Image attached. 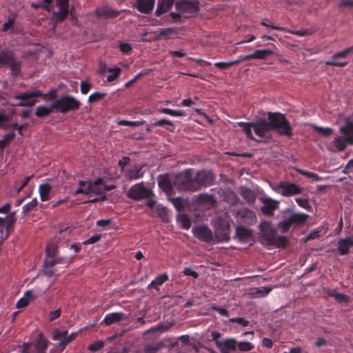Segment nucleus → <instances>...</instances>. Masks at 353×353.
Instances as JSON below:
<instances>
[{"instance_id":"f257e3e1","label":"nucleus","mask_w":353,"mask_h":353,"mask_svg":"<svg viewBox=\"0 0 353 353\" xmlns=\"http://www.w3.org/2000/svg\"><path fill=\"white\" fill-rule=\"evenodd\" d=\"M247 137L259 143H268L272 139V128L270 121L261 119L254 122H239Z\"/></svg>"},{"instance_id":"f03ea898","label":"nucleus","mask_w":353,"mask_h":353,"mask_svg":"<svg viewBox=\"0 0 353 353\" xmlns=\"http://www.w3.org/2000/svg\"><path fill=\"white\" fill-rule=\"evenodd\" d=\"M268 120L270 123L272 131L276 132L281 136L291 138L293 135L292 128L285 116L280 112H268Z\"/></svg>"},{"instance_id":"7ed1b4c3","label":"nucleus","mask_w":353,"mask_h":353,"mask_svg":"<svg viewBox=\"0 0 353 353\" xmlns=\"http://www.w3.org/2000/svg\"><path fill=\"white\" fill-rule=\"evenodd\" d=\"M307 217L306 214L294 213L292 210L287 209L284 212L283 220L278 223V228L283 233H285L292 226L296 228L304 224Z\"/></svg>"},{"instance_id":"20e7f679","label":"nucleus","mask_w":353,"mask_h":353,"mask_svg":"<svg viewBox=\"0 0 353 353\" xmlns=\"http://www.w3.org/2000/svg\"><path fill=\"white\" fill-rule=\"evenodd\" d=\"M339 132L343 137H335L334 143L339 151H343L347 145H353V122L346 120L345 125L340 127Z\"/></svg>"},{"instance_id":"39448f33","label":"nucleus","mask_w":353,"mask_h":353,"mask_svg":"<svg viewBox=\"0 0 353 353\" xmlns=\"http://www.w3.org/2000/svg\"><path fill=\"white\" fill-rule=\"evenodd\" d=\"M173 185L179 190L195 192L193 169L189 168L176 174Z\"/></svg>"},{"instance_id":"423d86ee","label":"nucleus","mask_w":353,"mask_h":353,"mask_svg":"<svg viewBox=\"0 0 353 353\" xmlns=\"http://www.w3.org/2000/svg\"><path fill=\"white\" fill-rule=\"evenodd\" d=\"M80 106V101L71 95H63L52 103V108L61 113L77 111Z\"/></svg>"},{"instance_id":"0eeeda50","label":"nucleus","mask_w":353,"mask_h":353,"mask_svg":"<svg viewBox=\"0 0 353 353\" xmlns=\"http://www.w3.org/2000/svg\"><path fill=\"white\" fill-rule=\"evenodd\" d=\"M200 2L198 0H178L175 3V9L183 18L189 19L195 17L199 12Z\"/></svg>"},{"instance_id":"6e6552de","label":"nucleus","mask_w":353,"mask_h":353,"mask_svg":"<svg viewBox=\"0 0 353 353\" xmlns=\"http://www.w3.org/2000/svg\"><path fill=\"white\" fill-rule=\"evenodd\" d=\"M193 176L195 192L200 190L203 187L212 185L215 179L212 172L208 170H199Z\"/></svg>"},{"instance_id":"1a4fd4ad","label":"nucleus","mask_w":353,"mask_h":353,"mask_svg":"<svg viewBox=\"0 0 353 353\" xmlns=\"http://www.w3.org/2000/svg\"><path fill=\"white\" fill-rule=\"evenodd\" d=\"M86 181H79V188L75 190L74 194L76 195L79 194H89L94 193L95 194H101L103 193L101 186H103V179L102 178H98L92 183H88L85 189H83L82 186L85 185Z\"/></svg>"},{"instance_id":"9d476101","label":"nucleus","mask_w":353,"mask_h":353,"mask_svg":"<svg viewBox=\"0 0 353 353\" xmlns=\"http://www.w3.org/2000/svg\"><path fill=\"white\" fill-rule=\"evenodd\" d=\"M43 96V94L40 90H36L34 91L26 92L17 94L14 97V99L21 101L17 104L19 106L32 107L37 102L36 99Z\"/></svg>"},{"instance_id":"9b49d317","label":"nucleus","mask_w":353,"mask_h":353,"mask_svg":"<svg viewBox=\"0 0 353 353\" xmlns=\"http://www.w3.org/2000/svg\"><path fill=\"white\" fill-rule=\"evenodd\" d=\"M236 219L239 224L248 226L253 225L257 221V218L254 212L247 208H242L239 209L236 212Z\"/></svg>"},{"instance_id":"f8f14e48","label":"nucleus","mask_w":353,"mask_h":353,"mask_svg":"<svg viewBox=\"0 0 353 353\" xmlns=\"http://www.w3.org/2000/svg\"><path fill=\"white\" fill-rule=\"evenodd\" d=\"M152 195V190L145 188L143 182L132 185L128 192V197L136 201L143 199Z\"/></svg>"},{"instance_id":"ddd939ff","label":"nucleus","mask_w":353,"mask_h":353,"mask_svg":"<svg viewBox=\"0 0 353 353\" xmlns=\"http://www.w3.org/2000/svg\"><path fill=\"white\" fill-rule=\"evenodd\" d=\"M277 190H279L280 193L283 196H292L301 194L303 188L293 183L281 181L277 185Z\"/></svg>"},{"instance_id":"4468645a","label":"nucleus","mask_w":353,"mask_h":353,"mask_svg":"<svg viewBox=\"0 0 353 353\" xmlns=\"http://www.w3.org/2000/svg\"><path fill=\"white\" fill-rule=\"evenodd\" d=\"M74 339V334L68 336V331L66 330L61 331L56 328L52 332V339L58 341L57 346L60 347L62 350Z\"/></svg>"},{"instance_id":"2eb2a0df","label":"nucleus","mask_w":353,"mask_h":353,"mask_svg":"<svg viewBox=\"0 0 353 353\" xmlns=\"http://www.w3.org/2000/svg\"><path fill=\"white\" fill-rule=\"evenodd\" d=\"M352 52H353V46L344 50L335 53L332 55L331 59L326 61L325 63L326 65L330 66L345 67L347 65V61H338L337 59L339 58H346L347 55Z\"/></svg>"},{"instance_id":"dca6fc26","label":"nucleus","mask_w":353,"mask_h":353,"mask_svg":"<svg viewBox=\"0 0 353 353\" xmlns=\"http://www.w3.org/2000/svg\"><path fill=\"white\" fill-rule=\"evenodd\" d=\"M230 225L225 222H221L216 226L215 235L216 242H227L230 240Z\"/></svg>"},{"instance_id":"f3484780","label":"nucleus","mask_w":353,"mask_h":353,"mask_svg":"<svg viewBox=\"0 0 353 353\" xmlns=\"http://www.w3.org/2000/svg\"><path fill=\"white\" fill-rule=\"evenodd\" d=\"M194 235L200 241L205 243L214 242L211 230L207 225H202L193 229Z\"/></svg>"},{"instance_id":"a211bd4d","label":"nucleus","mask_w":353,"mask_h":353,"mask_svg":"<svg viewBox=\"0 0 353 353\" xmlns=\"http://www.w3.org/2000/svg\"><path fill=\"white\" fill-rule=\"evenodd\" d=\"M260 200L263 204L261 207V212L263 214L269 216H272L274 211L279 208V202L269 197H262Z\"/></svg>"},{"instance_id":"6ab92c4d","label":"nucleus","mask_w":353,"mask_h":353,"mask_svg":"<svg viewBox=\"0 0 353 353\" xmlns=\"http://www.w3.org/2000/svg\"><path fill=\"white\" fill-rule=\"evenodd\" d=\"M351 248H353V237L340 239L338 241L337 252L341 256L347 255Z\"/></svg>"},{"instance_id":"aec40b11","label":"nucleus","mask_w":353,"mask_h":353,"mask_svg":"<svg viewBox=\"0 0 353 353\" xmlns=\"http://www.w3.org/2000/svg\"><path fill=\"white\" fill-rule=\"evenodd\" d=\"M216 344L221 353H230V351L236 350L237 341L232 338L223 341H216Z\"/></svg>"},{"instance_id":"412c9836","label":"nucleus","mask_w":353,"mask_h":353,"mask_svg":"<svg viewBox=\"0 0 353 353\" xmlns=\"http://www.w3.org/2000/svg\"><path fill=\"white\" fill-rule=\"evenodd\" d=\"M57 6L59 7V12L55 13L57 20L63 21L65 19L69 12V0H57Z\"/></svg>"},{"instance_id":"4be33fe9","label":"nucleus","mask_w":353,"mask_h":353,"mask_svg":"<svg viewBox=\"0 0 353 353\" xmlns=\"http://www.w3.org/2000/svg\"><path fill=\"white\" fill-rule=\"evenodd\" d=\"M155 0H136L135 8L141 13L150 14L154 7Z\"/></svg>"},{"instance_id":"5701e85b","label":"nucleus","mask_w":353,"mask_h":353,"mask_svg":"<svg viewBox=\"0 0 353 353\" xmlns=\"http://www.w3.org/2000/svg\"><path fill=\"white\" fill-rule=\"evenodd\" d=\"M259 230L263 236L267 241L272 240V236L275 234L274 230L272 227V224L270 221H263L260 223Z\"/></svg>"},{"instance_id":"b1692460","label":"nucleus","mask_w":353,"mask_h":353,"mask_svg":"<svg viewBox=\"0 0 353 353\" xmlns=\"http://www.w3.org/2000/svg\"><path fill=\"white\" fill-rule=\"evenodd\" d=\"M121 11H118L114 9H112L108 6H103L99 8H97L95 11L96 14L99 17L104 18V19H112L115 18L120 14Z\"/></svg>"},{"instance_id":"393cba45","label":"nucleus","mask_w":353,"mask_h":353,"mask_svg":"<svg viewBox=\"0 0 353 353\" xmlns=\"http://www.w3.org/2000/svg\"><path fill=\"white\" fill-rule=\"evenodd\" d=\"M143 167V165H134L132 168L125 170V177L131 181L143 177V172L141 170Z\"/></svg>"},{"instance_id":"a878e982","label":"nucleus","mask_w":353,"mask_h":353,"mask_svg":"<svg viewBox=\"0 0 353 353\" xmlns=\"http://www.w3.org/2000/svg\"><path fill=\"white\" fill-rule=\"evenodd\" d=\"M174 1L175 0H158L157 7L155 12L156 16L160 17L161 14L170 10Z\"/></svg>"},{"instance_id":"bb28decb","label":"nucleus","mask_w":353,"mask_h":353,"mask_svg":"<svg viewBox=\"0 0 353 353\" xmlns=\"http://www.w3.org/2000/svg\"><path fill=\"white\" fill-rule=\"evenodd\" d=\"M124 319H125V316L123 312H112L105 315L103 323L108 326Z\"/></svg>"},{"instance_id":"cd10ccee","label":"nucleus","mask_w":353,"mask_h":353,"mask_svg":"<svg viewBox=\"0 0 353 353\" xmlns=\"http://www.w3.org/2000/svg\"><path fill=\"white\" fill-rule=\"evenodd\" d=\"M235 235L240 241H245L252 236V230L239 225L236 228Z\"/></svg>"},{"instance_id":"c85d7f7f","label":"nucleus","mask_w":353,"mask_h":353,"mask_svg":"<svg viewBox=\"0 0 353 353\" xmlns=\"http://www.w3.org/2000/svg\"><path fill=\"white\" fill-rule=\"evenodd\" d=\"M240 194L249 205H252L256 201V194L252 190L242 187L240 188Z\"/></svg>"},{"instance_id":"c756f323","label":"nucleus","mask_w":353,"mask_h":353,"mask_svg":"<svg viewBox=\"0 0 353 353\" xmlns=\"http://www.w3.org/2000/svg\"><path fill=\"white\" fill-rule=\"evenodd\" d=\"M272 289L267 287L254 288L250 290V295L253 298H261L267 296Z\"/></svg>"},{"instance_id":"7c9ffc66","label":"nucleus","mask_w":353,"mask_h":353,"mask_svg":"<svg viewBox=\"0 0 353 353\" xmlns=\"http://www.w3.org/2000/svg\"><path fill=\"white\" fill-rule=\"evenodd\" d=\"M169 279L166 273H163L158 276L155 279L152 280L148 285V288H153L157 290H159V286L162 285Z\"/></svg>"},{"instance_id":"2f4dec72","label":"nucleus","mask_w":353,"mask_h":353,"mask_svg":"<svg viewBox=\"0 0 353 353\" xmlns=\"http://www.w3.org/2000/svg\"><path fill=\"white\" fill-rule=\"evenodd\" d=\"M268 243L271 245H275L277 248H285L288 243V239L284 236H279L276 238L274 235L272 240H269Z\"/></svg>"},{"instance_id":"473e14b6","label":"nucleus","mask_w":353,"mask_h":353,"mask_svg":"<svg viewBox=\"0 0 353 353\" xmlns=\"http://www.w3.org/2000/svg\"><path fill=\"white\" fill-rule=\"evenodd\" d=\"M273 54V51L270 49L263 50H256L251 54V59H261L264 60L268 58V56Z\"/></svg>"},{"instance_id":"72a5a7b5","label":"nucleus","mask_w":353,"mask_h":353,"mask_svg":"<svg viewBox=\"0 0 353 353\" xmlns=\"http://www.w3.org/2000/svg\"><path fill=\"white\" fill-rule=\"evenodd\" d=\"M40 198L42 201H46L50 199V192L51 191V186L48 183H42L39 188Z\"/></svg>"},{"instance_id":"f704fd0d","label":"nucleus","mask_w":353,"mask_h":353,"mask_svg":"<svg viewBox=\"0 0 353 353\" xmlns=\"http://www.w3.org/2000/svg\"><path fill=\"white\" fill-rule=\"evenodd\" d=\"M14 54L10 51H2L0 52V65H10L13 61Z\"/></svg>"},{"instance_id":"c9c22d12","label":"nucleus","mask_w":353,"mask_h":353,"mask_svg":"<svg viewBox=\"0 0 353 353\" xmlns=\"http://www.w3.org/2000/svg\"><path fill=\"white\" fill-rule=\"evenodd\" d=\"M14 216H15L14 212L10 213L8 215L7 218L5 219H6L5 224L6 225V227L1 228L3 230H6V232H8L9 235H10V232L12 231H13V230H14V224L16 221Z\"/></svg>"},{"instance_id":"e433bc0d","label":"nucleus","mask_w":353,"mask_h":353,"mask_svg":"<svg viewBox=\"0 0 353 353\" xmlns=\"http://www.w3.org/2000/svg\"><path fill=\"white\" fill-rule=\"evenodd\" d=\"M158 183L161 189L167 193L170 192L172 190V186H174L173 181L171 182L166 176L161 178Z\"/></svg>"},{"instance_id":"4c0bfd02","label":"nucleus","mask_w":353,"mask_h":353,"mask_svg":"<svg viewBox=\"0 0 353 353\" xmlns=\"http://www.w3.org/2000/svg\"><path fill=\"white\" fill-rule=\"evenodd\" d=\"M107 72H110V74L107 77L108 82H112L119 78L121 73V69L119 67L109 68Z\"/></svg>"},{"instance_id":"58836bf2","label":"nucleus","mask_w":353,"mask_h":353,"mask_svg":"<svg viewBox=\"0 0 353 353\" xmlns=\"http://www.w3.org/2000/svg\"><path fill=\"white\" fill-rule=\"evenodd\" d=\"M54 109V108H52V106L48 108L44 105H39L36 109L35 115L39 118L45 117L52 113Z\"/></svg>"},{"instance_id":"ea45409f","label":"nucleus","mask_w":353,"mask_h":353,"mask_svg":"<svg viewBox=\"0 0 353 353\" xmlns=\"http://www.w3.org/2000/svg\"><path fill=\"white\" fill-rule=\"evenodd\" d=\"M156 212L163 221L168 222V210L165 207L162 205H158L156 208Z\"/></svg>"},{"instance_id":"a19ab883","label":"nucleus","mask_w":353,"mask_h":353,"mask_svg":"<svg viewBox=\"0 0 353 353\" xmlns=\"http://www.w3.org/2000/svg\"><path fill=\"white\" fill-rule=\"evenodd\" d=\"M327 293L334 298V299L339 302H347L348 301V296L342 293H338L335 290H327Z\"/></svg>"},{"instance_id":"79ce46f5","label":"nucleus","mask_w":353,"mask_h":353,"mask_svg":"<svg viewBox=\"0 0 353 353\" xmlns=\"http://www.w3.org/2000/svg\"><path fill=\"white\" fill-rule=\"evenodd\" d=\"M159 112L162 114H169L173 117H185V112L183 110H174L170 108H163L159 110Z\"/></svg>"},{"instance_id":"37998d69","label":"nucleus","mask_w":353,"mask_h":353,"mask_svg":"<svg viewBox=\"0 0 353 353\" xmlns=\"http://www.w3.org/2000/svg\"><path fill=\"white\" fill-rule=\"evenodd\" d=\"M34 177V175L26 176L23 181H17L14 183V188L17 193H19L30 182V181Z\"/></svg>"},{"instance_id":"c03bdc74","label":"nucleus","mask_w":353,"mask_h":353,"mask_svg":"<svg viewBox=\"0 0 353 353\" xmlns=\"http://www.w3.org/2000/svg\"><path fill=\"white\" fill-rule=\"evenodd\" d=\"M58 251V246L56 243L50 242L46 247L47 257H55Z\"/></svg>"},{"instance_id":"a18cd8bd","label":"nucleus","mask_w":353,"mask_h":353,"mask_svg":"<svg viewBox=\"0 0 353 353\" xmlns=\"http://www.w3.org/2000/svg\"><path fill=\"white\" fill-rule=\"evenodd\" d=\"M107 96L106 92H94L91 94L88 97V102L93 103L102 100L105 97Z\"/></svg>"},{"instance_id":"49530a36","label":"nucleus","mask_w":353,"mask_h":353,"mask_svg":"<svg viewBox=\"0 0 353 353\" xmlns=\"http://www.w3.org/2000/svg\"><path fill=\"white\" fill-rule=\"evenodd\" d=\"M179 221L183 229H189L191 226L190 218L186 214H181L179 216Z\"/></svg>"},{"instance_id":"de8ad7c7","label":"nucleus","mask_w":353,"mask_h":353,"mask_svg":"<svg viewBox=\"0 0 353 353\" xmlns=\"http://www.w3.org/2000/svg\"><path fill=\"white\" fill-rule=\"evenodd\" d=\"M238 348L241 352H248L254 349V345L250 342L243 341L237 343Z\"/></svg>"},{"instance_id":"09e8293b","label":"nucleus","mask_w":353,"mask_h":353,"mask_svg":"<svg viewBox=\"0 0 353 353\" xmlns=\"http://www.w3.org/2000/svg\"><path fill=\"white\" fill-rule=\"evenodd\" d=\"M37 204H38V201H37V199H32L30 202H29L28 203H27L23 206V208H22L23 212L24 214L28 213L29 212L33 210L37 207Z\"/></svg>"},{"instance_id":"8fccbe9b","label":"nucleus","mask_w":353,"mask_h":353,"mask_svg":"<svg viewBox=\"0 0 353 353\" xmlns=\"http://www.w3.org/2000/svg\"><path fill=\"white\" fill-rule=\"evenodd\" d=\"M15 137V133L14 132H10L5 135L4 138L0 140V149H4L8 142L11 141Z\"/></svg>"},{"instance_id":"3c124183","label":"nucleus","mask_w":353,"mask_h":353,"mask_svg":"<svg viewBox=\"0 0 353 353\" xmlns=\"http://www.w3.org/2000/svg\"><path fill=\"white\" fill-rule=\"evenodd\" d=\"M284 32L291 33L292 34L299 36V37H304L310 35L312 34V31L308 29L301 30H290L286 28V30H283Z\"/></svg>"},{"instance_id":"603ef678","label":"nucleus","mask_w":353,"mask_h":353,"mask_svg":"<svg viewBox=\"0 0 353 353\" xmlns=\"http://www.w3.org/2000/svg\"><path fill=\"white\" fill-rule=\"evenodd\" d=\"M314 130L319 134H320L324 137H326L330 136L333 132L332 129L330 128L314 126Z\"/></svg>"},{"instance_id":"864d4df0","label":"nucleus","mask_w":353,"mask_h":353,"mask_svg":"<svg viewBox=\"0 0 353 353\" xmlns=\"http://www.w3.org/2000/svg\"><path fill=\"white\" fill-rule=\"evenodd\" d=\"M144 123H145L144 121H126V120H121L119 122V125H124V126H130V127H138V126L142 125Z\"/></svg>"},{"instance_id":"5fc2aeb1","label":"nucleus","mask_w":353,"mask_h":353,"mask_svg":"<svg viewBox=\"0 0 353 353\" xmlns=\"http://www.w3.org/2000/svg\"><path fill=\"white\" fill-rule=\"evenodd\" d=\"M12 74L17 77L20 74V63L19 61H13L10 65Z\"/></svg>"},{"instance_id":"6e6d98bb","label":"nucleus","mask_w":353,"mask_h":353,"mask_svg":"<svg viewBox=\"0 0 353 353\" xmlns=\"http://www.w3.org/2000/svg\"><path fill=\"white\" fill-rule=\"evenodd\" d=\"M39 295H41L40 292L34 291V290H28L25 292L23 296L26 297L27 301L30 302V301H33L36 299Z\"/></svg>"},{"instance_id":"4d7b16f0","label":"nucleus","mask_w":353,"mask_h":353,"mask_svg":"<svg viewBox=\"0 0 353 353\" xmlns=\"http://www.w3.org/2000/svg\"><path fill=\"white\" fill-rule=\"evenodd\" d=\"M261 24L263 26H265V27H268V28H270L273 30H286V28H283V27H281V26H274L272 24H271L270 23V20L267 18H265L262 20V21L261 22Z\"/></svg>"},{"instance_id":"13d9d810","label":"nucleus","mask_w":353,"mask_h":353,"mask_svg":"<svg viewBox=\"0 0 353 353\" xmlns=\"http://www.w3.org/2000/svg\"><path fill=\"white\" fill-rule=\"evenodd\" d=\"M104 346V343L101 341H96L88 346V350L92 352H95L101 350Z\"/></svg>"},{"instance_id":"bf43d9fd","label":"nucleus","mask_w":353,"mask_h":353,"mask_svg":"<svg viewBox=\"0 0 353 353\" xmlns=\"http://www.w3.org/2000/svg\"><path fill=\"white\" fill-rule=\"evenodd\" d=\"M174 32V30L172 28H162L158 30L157 37L159 39L161 37H165Z\"/></svg>"},{"instance_id":"052dcab7","label":"nucleus","mask_w":353,"mask_h":353,"mask_svg":"<svg viewBox=\"0 0 353 353\" xmlns=\"http://www.w3.org/2000/svg\"><path fill=\"white\" fill-rule=\"evenodd\" d=\"M62 261L61 258L54 259V257H46L44 261V265H49L54 267L57 263H61Z\"/></svg>"},{"instance_id":"680f3d73","label":"nucleus","mask_w":353,"mask_h":353,"mask_svg":"<svg viewBox=\"0 0 353 353\" xmlns=\"http://www.w3.org/2000/svg\"><path fill=\"white\" fill-rule=\"evenodd\" d=\"M295 201L300 207L304 209L308 210L311 208V206L309 204L307 199L299 197L296 198Z\"/></svg>"},{"instance_id":"e2e57ef3","label":"nucleus","mask_w":353,"mask_h":353,"mask_svg":"<svg viewBox=\"0 0 353 353\" xmlns=\"http://www.w3.org/2000/svg\"><path fill=\"white\" fill-rule=\"evenodd\" d=\"M147 74H148L147 72H141L138 73L133 79H132L131 80L128 81L125 84V87L126 88H130L133 83H134L137 81H138L141 77H142L143 76H144V75H145Z\"/></svg>"},{"instance_id":"0e129e2a","label":"nucleus","mask_w":353,"mask_h":353,"mask_svg":"<svg viewBox=\"0 0 353 353\" xmlns=\"http://www.w3.org/2000/svg\"><path fill=\"white\" fill-rule=\"evenodd\" d=\"M165 125H168L171 127H174L173 123L169 120L165 119H163L157 121L152 124L153 126H161V127H164Z\"/></svg>"},{"instance_id":"69168bd1","label":"nucleus","mask_w":353,"mask_h":353,"mask_svg":"<svg viewBox=\"0 0 353 353\" xmlns=\"http://www.w3.org/2000/svg\"><path fill=\"white\" fill-rule=\"evenodd\" d=\"M130 162V159L128 157H123L119 160L118 165L121 168L122 172H124V168Z\"/></svg>"},{"instance_id":"338daca9","label":"nucleus","mask_w":353,"mask_h":353,"mask_svg":"<svg viewBox=\"0 0 353 353\" xmlns=\"http://www.w3.org/2000/svg\"><path fill=\"white\" fill-rule=\"evenodd\" d=\"M232 65H234L232 61L230 62H217L214 63V66L221 70H225Z\"/></svg>"},{"instance_id":"774afa93","label":"nucleus","mask_w":353,"mask_h":353,"mask_svg":"<svg viewBox=\"0 0 353 353\" xmlns=\"http://www.w3.org/2000/svg\"><path fill=\"white\" fill-rule=\"evenodd\" d=\"M232 323H238L243 327H246L249 324V321L241 317L232 318L230 319Z\"/></svg>"}]
</instances>
